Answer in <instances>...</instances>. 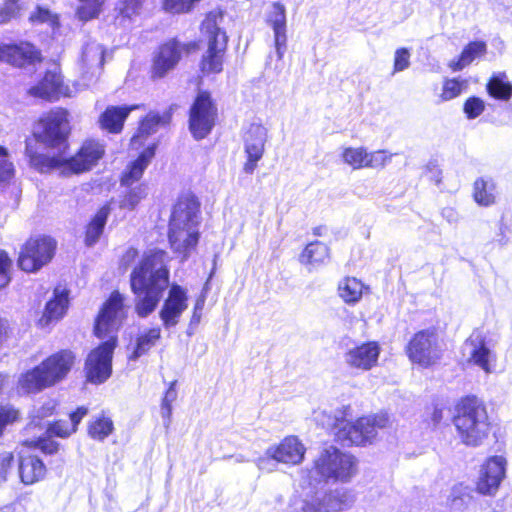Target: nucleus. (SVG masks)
Listing matches in <instances>:
<instances>
[{
	"label": "nucleus",
	"mask_w": 512,
	"mask_h": 512,
	"mask_svg": "<svg viewBox=\"0 0 512 512\" xmlns=\"http://www.w3.org/2000/svg\"><path fill=\"white\" fill-rule=\"evenodd\" d=\"M200 0H163L162 7L166 12L181 14L190 12L194 3Z\"/></svg>",
	"instance_id": "nucleus-45"
},
{
	"label": "nucleus",
	"mask_w": 512,
	"mask_h": 512,
	"mask_svg": "<svg viewBox=\"0 0 512 512\" xmlns=\"http://www.w3.org/2000/svg\"><path fill=\"white\" fill-rule=\"evenodd\" d=\"M114 430L113 420L104 412L92 417L87 423V435L95 441H104Z\"/></svg>",
	"instance_id": "nucleus-36"
},
{
	"label": "nucleus",
	"mask_w": 512,
	"mask_h": 512,
	"mask_svg": "<svg viewBox=\"0 0 512 512\" xmlns=\"http://www.w3.org/2000/svg\"><path fill=\"white\" fill-rule=\"evenodd\" d=\"M451 421L460 442L467 447L481 446L494 428L485 401L475 394L464 395L455 402Z\"/></svg>",
	"instance_id": "nucleus-4"
},
{
	"label": "nucleus",
	"mask_w": 512,
	"mask_h": 512,
	"mask_svg": "<svg viewBox=\"0 0 512 512\" xmlns=\"http://www.w3.org/2000/svg\"><path fill=\"white\" fill-rule=\"evenodd\" d=\"M195 320V322L199 321V316H196L195 314L192 317V321Z\"/></svg>",
	"instance_id": "nucleus-59"
},
{
	"label": "nucleus",
	"mask_w": 512,
	"mask_h": 512,
	"mask_svg": "<svg viewBox=\"0 0 512 512\" xmlns=\"http://www.w3.org/2000/svg\"><path fill=\"white\" fill-rule=\"evenodd\" d=\"M354 502L353 496L347 490H331L322 499L306 501L302 506L303 512H341L349 509Z\"/></svg>",
	"instance_id": "nucleus-25"
},
{
	"label": "nucleus",
	"mask_w": 512,
	"mask_h": 512,
	"mask_svg": "<svg viewBox=\"0 0 512 512\" xmlns=\"http://www.w3.org/2000/svg\"><path fill=\"white\" fill-rule=\"evenodd\" d=\"M305 453L306 447L296 435H288L278 444L273 445L266 450V456L268 459L289 466H295L302 463Z\"/></svg>",
	"instance_id": "nucleus-24"
},
{
	"label": "nucleus",
	"mask_w": 512,
	"mask_h": 512,
	"mask_svg": "<svg viewBox=\"0 0 512 512\" xmlns=\"http://www.w3.org/2000/svg\"><path fill=\"white\" fill-rule=\"evenodd\" d=\"M330 248L327 244L315 240L309 242L299 254V262L309 268L319 267L330 259Z\"/></svg>",
	"instance_id": "nucleus-33"
},
{
	"label": "nucleus",
	"mask_w": 512,
	"mask_h": 512,
	"mask_svg": "<svg viewBox=\"0 0 512 512\" xmlns=\"http://www.w3.org/2000/svg\"><path fill=\"white\" fill-rule=\"evenodd\" d=\"M313 469L325 482H349L358 472L357 458L336 446L323 448L313 461Z\"/></svg>",
	"instance_id": "nucleus-11"
},
{
	"label": "nucleus",
	"mask_w": 512,
	"mask_h": 512,
	"mask_svg": "<svg viewBox=\"0 0 512 512\" xmlns=\"http://www.w3.org/2000/svg\"><path fill=\"white\" fill-rule=\"evenodd\" d=\"M188 307L187 291L179 284L173 283L159 311V317L165 328H171L179 323L182 313Z\"/></svg>",
	"instance_id": "nucleus-23"
},
{
	"label": "nucleus",
	"mask_w": 512,
	"mask_h": 512,
	"mask_svg": "<svg viewBox=\"0 0 512 512\" xmlns=\"http://www.w3.org/2000/svg\"><path fill=\"white\" fill-rule=\"evenodd\" d=\"M16 471L19 482L24 486L38 484L48 475V467L40 455L22 445L16 449Z\"/></svg>",
	"instance_id": "nucleus-14"
},
{
	"label": "nucleus",
	"mask_w": 512,
	"mask_h": 512,
	"mask_svg": "<svg viewBox=\"0 0 512 512\" xmlns=\"http://www.w3.org/2000/svg\"><path fill=\"white\" fill-rule=\"evenodd\" d=\"M172 403L164 398L161 401L162 416L166 419H170L172 414Z\"/></svg>",
	"instance_id": "nucleus-55"
},
{
	"label": "nucleus",
	"mask_w": 512,
	"mask_h": 512,
	"mask_svg": "<svg viewBox=\"0 0 512 512\" xmlns=\"http://www.w3.org/2000/svg\"><path fill=\"white\" fill-rule=\"evenodd\" d=\"M468 87L466 79H459L457 77L444 78L442 82L441 93L439 94L440 102H447L457 98Z\"/></svg>",
	"instance_id": "nucleus-40"
},
{
	"label": "nucleus",
	"mask_w": 512,
	"mask_h": 512,
	"mask_svg": "<svg viewBox=\"0 0 512 512\" xmlns=\"http://www.w3.org/2000/svg\"><path fill=\"white\" fill-rule=\"evenodd\" d=\"M201 307H202V306H201V304H198V303H197V304L195 305V309H196V308H200V309H201Z\"/></svg>",
	"instance_id": "nucleus-60"
},
{
	"label": "nucleus",
	"mask_w": 512,
	"mask_h": 512,
	"mask_svg": "<svg viewBox=\"0 0 512 512\" xmlns=\"http://www.w3.org/2000/svg\"><path fill=\"white\" fill-rule=\"evenodd\" d=\"M368 290L369 288L361 280L350 276L344 277L337 286L338 296L348 305L358 303Z\"/></svg>",
	"instance_id": "nucleus-35"
},
{
	"label": "nucleus",
	"mask_w": 512,
	"mask_h": 512,
	"mask_svg": "<svg viewBox=\"0 0 512 512\" xmlns=\"http://www.w3.org/2000/svg\"><path fill=\"white\" fill-rule=\"evenodd\" d=\"M495 184L493 181L477 178L473 183V199L483 207H489L496 202Z\"/></svg>",
	"instance_id": "nucleus-38"
},
{
	"label": "nucleus",
	"mask_w": 512,
	"mask_h": 512,
	"mask_svg": "<svg viewBox=\"0 0 512 512\" xmlns=\"http://www.w3.org/2000/svg\"><path fill=\"white\" fill-rule=\"evenodd\" d=\"M506 73L492 75L486 84L487 93L496 100L508 101L512 97V84L506 80Z\"/></svg>",
	"instance_id": "nucleus-37"
},
{
	"label": "nucleus",
	"mask_w": 512,
	"mask_h": 512,
	"mask_svg": "<svg viewBox=\"0 0 512 512\" xmlns=\"http://www.w3.org/2000/svg\"><path fill=\"white\" fill-rule=\"evenodd\" d=\"M164 399L174 402L177 398V391L175 389V381L171 382L168 389L166 390L164 396Z\"/></svg>",
	"instance_id": "nucleus-56"
},
{
	"label": "nucleus",
	"mask_w": 512,
	"mask_h": 512,
	"mask_svg": "<svg viewBox=\"0 0 512 512\" xmlns=\"http://www.w3.org/2000/svg\"><path fill=\"white\" fill-rule=\"evenodd\" d=\"M16 464V451L0 452V479L6 480Z\"/></svg>",
	"instance_id": "nucleus-48"
},
{
	"label": "nucleus",
	"mask_w": 512,
	"mask_h": 512,
	"mask_svg": "<svg viewBox=\"0 0 512 512\" xmlns=\"http://www.w3.org/2000/svg\"><path fill=\"white\" fill-rule=\"evenodd\" d=\"M428 409V416L425 421L432 426L439 425L444 417V407L440 404L434 403Z\"/></svg>",
	"instance_id": "nucleus-50"
},
{
	"label": "nucleus",
	"mask_w": 512,
	"mask_h": 512,
	"mask_svg": "<svg viewBox=\"0 0 512 512\" xmlns=\"http://www.w3.org/2000/svg\"><path fill=\"white\" fill-rule=\"evenodd\" d=\"M224 11L216 8L207 12L200 24V31L206 40V49L198 61V72L201 78L218 75L223 72L229 37L220 27Z\"/></svg>",
	"instance_id": "nucleus-6"
},
{
	"label": "nucleus",
	"mask_w": 512,
	"mask_h": 512,
	"mask_svg": "<svg viewBox=\"0 0 512 512\" xmlns=\"http://www.w3.org/2000/svg\"><path fill=\"white\" fill-rule=\"evenodd\" d=\"M266 22L273 29L275 49L278 58L281 59L287 44L285 6L280 2H274L272 4V11L269 13Z\"/></svg>",
	"instance_id": "nucleus-30"
},
{
	"label": "nucleus",
	"mask_w": 512,
	"mask_h": 512,
	"mask_svg": "<svg viewBox=\"0 0 512 512\" xmlns=\"http://www.w3.org/2000/svg\"><path fill=\"white\" fill-rule=\"evenodd\" d=\"M158 142L146 146L135 159L129 161L119 175L120 186L124 188L120 195L119 208L132 211L147 197L148 186L140 182L145 170L156 155Z\"/></svg>",
	"instance_id": "nucleus-8"
},
{
	"label": "nucleus",
	"mask_w": 512,
	"mask_h": 512,
	"mask_svg": "<svg viewBox=\"0 0 512 512\" xmlns=\"http://www.w3.org/2000/svg\"><path fill=\"white\" fill-rule=\"evenodd\" d=\"M57 241L49 235L28 237L20 248L17 265L26 273H36L51 262L56 254Z\"/></svg>",
	"instance_id": "nucleus-13"
},
{
	"label": "nucleus",
	"mask_w": 512,
	"mask_h": 512,
	"mask_svg": "<svg viewBox=\"0 0 512 512\" xmlns=\"http://www.w3.org/2000/svg\"><path fill=\"white\" fill-rule=\"evenodd\" d=\"M124 317V297L114 290L102 303L94 319L93 334L99 339L107 340L98 344L84 361L85 382L100 385L112 374V359L118 345V331Z\"/></svg>",
	"instance_id": "nucleus-2"
},
{
	"label": "nucleus",
	"mask_w": 512,
	"mask_h": 512,
	"mask_svg": "<svg viewBox=\"0 0 512 512\" xmlns=\"http://www.w3.org/2000/svg\"><path fill=\"white\" fill-rule=\"evenodd\" d=\"M41 51L28 41L0 44V61L22 68L42 62Z\"/></svg>",
	"instance_id": "nucleus-18"
},
{
	"label": "nucleus",
	"mask_w": 512,
	"mask_h": 512,
	"mask_svg": "<svg viewBox=\"0 0 512 512\" xmlns=\"http://www.w3.org/2000/svg\"><path fill=\"white\" fill-rule=\"evenodd\" d=\"M78 363L70 348L56 350L38 365L20 374L17 389L24 394H38L65 381Z\"/></svg>",
	"instance_id": "nucleus-5"
},
{
	"label": "nucleus",
	"mask_w": 512,
	"mask_h": 512,
	"mask_svg": "<svg viewBox=\"0 0 512 512\" xmlns=\"http://www.w3.org/2000/svg\"><path fill=\"white\" fill-rule=\"evenodd\" d=\"M201 203L192 192L181 193L174 203L168 226H199Z\"/></svg>",
	"instance_id": "nucleus-22"
},
{
	"label": "nucleus",
	"mask_w": 512,
	"mask_h": 512,
	"mask_svg": "<svg viewBox=\"0 0 512 512\" xmlns=\"http://www.w3.org/2000/svg\"><path fill=\"white\" fill-rule=\"evenodd\" d=\"M507 459L502 455L487 457L481 466L475 489L481 495H494L506 476Z\"/></svg>",
	"instance_id": "nucleus-16"
},
{
	"label": "nucleus",
	"mask_w": 512,
	"mask_h": 512,
	"mask_svg": "<svg viewBox=\"0 0 512 512\" xmlns=\"http://www.w3.org/2000/svg\"><path fill=\"white\" fill-rule=\"evenodd\" d=\"M404 351L412 365L423 369L438 365L443 357L438 328L432 326L416 331Z\"/></svg>",
	"instance_id": "nucleus-12"
},
{
	"label": "nucleus",
	"mask_w": 512,
	"mask_h": 512,
	"mask_svg": "<svg viewBox=\"0 0 512 512\" xmlns=\"http://www.w3.org/2000/svg\"><path fill=\"white\" fill-rule=\"evenodd\" d=\"M392 419L387 411L362 415L354 421L336 419L333 424L334 437L340 444L348 447H366L378 440L380 431L392 427Z\"/></svg>",
	"instance_id": "nucleus-7"
},
{
	"label": "nucleus",
	"mask_w": 512,
	"mask_h": 512,
	"mask_svg": "<svg viewBox=\"0 0 512 512\" xmlns=\"http://www.w3.org/2000/svg\"><path fill=\"white\" fill-rule=\"evenodd\" d=\"M88 412L86 406L76 407L69 413V424L62 419L53 420L47 425L46 434L62 439L70 437L78 431L79 424L88 415Z\"/></svg>",
	"instance_id": "nucleus-31"
},
{
	"label": "nucleus",
	"mask_w": 512,
	"mask_h": 512,
	"mask_svg": "<svg viewBox=\"0 0 512 512\" xmlns=\"http://www.w3.org/2000/svg\"><path fill=\"white\" fill-rule=\"evenodd\" d=\"M139 256V251L135 247H128L120 257V266L126 270Z\"/></svg>",
	"instance_id": "nucleus-53"
},
{
	"label": "nucleus",
	"mask_w": 512,
	"mask_h": 512,
	"mask_svg": "<svg viewBox=\"0 0 512 512\" xmlns=\"http://www.w3.org/2000/svg\"><path fill=\"white\" fill-rule=\"evenodd\" d=\"M111 204L112 200L103 203L86 223L83 231V242L87 247L94 246L103 235L112 211Z\"/></svg>",
	"instance_id": "nucleus-28"
},
{
	"label": "nucleus",
	"mask_w": 512,
	"mask_h": 512,
	"mask_svg": "<svg viewBox=\"0 0 512 512\" xmlns=\"http://www.w3.org/2000/svg\"><path fill=\"white\" fill-rule=\"evenodd\" d=\"M12 260L8 253L0 250V288L6 287L11 281Z\"/></svg>",
	"instance_id": "nucleus-47"
},
{
	"label": "nucleus",
	"mask_w": 512,
	"mask_h": 512,
	"mask_svg": "<svg viewBox=\"0 0 512 512\" xmlns=\"http://www.w3.org/2000/svg\"><path fill=\"white\" fill-rule=\"evenodd\" d=\"M69 290L56 287L52 297L46 302L41 316L36 324L39 328H46L57 323L67 314L69 308Z\"/></svg>",
	"instance_id": "nucleus-27"
},
{
	"label": "nucleus",
	"mask_w": 512,
	"mask_h": 512,
	"mask_svg": "<svg viewBox=\"0 0 512 512\" xmlns=\"http://www.w3.org/2000/svg\"><path fill=\"white\" fill-rule=\"evenodd\" d=\"M379 354L380 347L377 342H364L348 351L347 363L356 369L370 370L377 364Z\"/></svg>",
	"instance_id": "nucleus-29"
},
{
	"label": "nucleus",
	"mask_w": 512,
	"mask_h": 512,
	"mask_svg": "<svg viewBox=\"0 0 512 512\" xmlns=\"http://www.w3.org/2000/svg\"><path fill=\"white\" fill-rule=\"evenodd\" d=\"M15 175V168L7 158L0 161V183L9 182Z\"/></svg>",
	"instance_id": "nucleus-51"
},
{
	"label": "nucleus",
	"mask_w": 512,
	"mask_h": 512,
	"mask_svg": "<svg viewBox=\"0 0 512 512\" xmlns=\"http://www.w3.org/2000/svg\"><path fill=\"white\" fill-rule=\"evenodd\" d=\"M12 334V329L8 319L0 315V348L8 341Z\"/></svg>",
	"instance_id": "nucleus-54"
},
{
	"label": "nucleus",
	"mask_w": 512,
	"mask_h": 512,
	"mask_svg": "<svg viewBox=\"0 0 512 512\" xmlns=\"http://www.w3.org/2000/svg\"><path fill=\"white\" fill-rule=\"evenodd\" d=\"M267 133L261 124H251L244 136V152L246 160L243 163V171L246 174H253L258 167V162L265 152Z\"/></svg>",
	"instance_id": "nucleus-20"
},
{
	"label": "nucleus",
	"mask_w": 512,
	"mask_h": 512,
	"mask_svg": "<svg viewBox=\"0 0 512 512\" xmlns=\"http://www.w3.org/2000/svg\"><path fill=\"white\" fill-rule=\"evenodd\" d=\"M485 110L484 101L477 96L468 97L463 104V111L468 119L479 117Z\"/></svg>",
	"instance_id": "nucleus-46"
},
{
	"label": "nucleus",
	"mask_w": 512,
	"mask_h": 512,
	"mask_svg": "<svg viewBox=\"0 0 512 512\" xmlns=\"http://www.w3.org/2000/svg\"><path fill=\"white\" fill-rule=\"evenodd\" d=\"M28 93L47 102H56L71 96V89L65 82L59 65L47 69L40 80L29 88Z\"/></svg>",
	"instance_id": "nucleus-15"
},
{
	"label": "nucleus",
	"mask_w": 512,
	"mask_h": 512,
	"mask_svg": "<svg viewBox=\"0 0 512 512\" xmlns=\"http://www.w3.org/2000/svg\"><path fill=\"white\" fill-rule=\"evenodd\" d=\"M52 18V14L48 8L37 6L33 13L29 16L31 23H45Z\"/></svg>",
	"instance_id": "nucleus-52"
},
{
	"label": "nucleus",
	"mask_w": 512,
	"mask_h": 512,
	"mask_svg": "<svg viewBox=\"0 0 512 512\" xmlns=\"http://www.w3.org/2000/svg\"><path fill=\"white\" fill-rule=\"evenodd\" d=\"M161 339V328L159 326L151 327L139 333L135 338L128 359L136 361L146 355Z\"/></svg>",
	"instance_id": "nucleus-34"
},
{
	"label": "nucleus",
	"mask_w": 512,
	"mask_h": 512,
	"mask_svg": "<svg viewBox=\"0 0 512 512\" xmlns=\"http://www.w3.org/2000/svg\"><path fill=\"white\" fill-rule=\"evenodd\" d=\"M3 21H4L3 19L0 20V22H3Z\"/></svg>",
	"instance_id": "nucleus-61"
},
{
	"label": "nucleus",
	"mask_w": 512,
	"mask_h": 512,
	"mask_svg": "<svg viewBox=\"0 0 512 512\" xmlns=\"http://www.w3.org/2000/svg\"><path fill=\"white\" fill-rule=\"evenodd\" d=\"M188 129L197 140L205 139L219 122L217 99L209 89H198L188 108Z\"/></svg>",
	"instance_id": "nucleus-10"
},
{
	"label": "nucleus",
	"mask_w": 512,
	"mask_h": 512,
	"mask_svg": "<svg viewBox=\"0 0 512 512\" xmlns=\"http://www.w3.org/2000/svg\"><path fill=\"white\" fill-rule=\"evenodd\" d=\"M7 156H8V150L4 146L0 145V157H3V159H6Z\"/></svg>",
	"instance_id": "nucleus-58"
},
{
	"label": "nucleus",
	"mask_w": 512,
	"mask_h": 512,
	"mask_svg": "<svg viewBox=\"0 0 512 512\" xmlns=\"http://www.w3.org/2000/svg\"><path fill=\"white\" fill-rule=\"evenodd\" d=\"M200 236L198 226H168L167 238L170 248L181 262L187 261L196 251Z\"/></svg>",
	"instance_id": "nucleus-17"
},
{
	"label": "nucleus",
	"mask_w": 512,
	"mask_h": 512,
	"mask_svg": "<svg viewBox=\"0 0 512 512\" xmlns=\"http://www.w3.org/2000/svg\"><path fill=\"white\" fill-rule=\"evenodd\" d=\"M392 155L386 150L368 152L363 147H345L341 152L342 161L353 170L363 168H384L390 162Z\"/></svg>",
	"instance_id": "nucleus-21"
},
{
	"label": "nucleus",
	"mask_w": 512,
	"mask_h": 512,
	"mask_svg": "<svg viewBox=\"0 0 512 512\" xmlns=\"http://www.w3.org/2000/svg\"><path fill=\"white\" fill-rule=\"evenodd\" d=\"M487 53V44L483 40L468 42L456 59L448 63V67L453 72L463 70L469 66L475 59L485 56Z\"/></svg>",
	"instance_id": "nucleus-32"
},
{
	"label": "nucleus",
	"mask_w": 512,
	"mask_h": 512,
	"mask_svg": "<svg viewBox=\"0 0 512 512\" xmlns=\"http://www.w3.org/2000/svg\"><path fill=\"white\" fill-rule=\"evenodd\" d=\"M70 113L65 107H54L42 113L26 137L24 155L30 168L40 174L54 170L62 175H81L91 171L104 158L105 145L98 139L81 142L76 152L66 156L70 148Z\"/></svg>",
	"instance_id": "nucleus-1"
},
{
	"label": "nucleus",
	"mask_w": 512,
	"mask_h": 512,
	"mask_svg": "<svg viewBox=\"0 0 512 512\" xmlns=\"http://www.w3.org/2000/svg\"><path fill=\"white\" fill-rule=\"evenodd\" d=\"M53 436H41L34 440H25L22 442V446L28 447L35 451L40 450L46 455H54L59 451V443L52 439Z\"/></svg>",
	"instance_id": "nucleus-43"
},
{
	"label": "nucleus",
	"mask_w": 512,
	"mask_h": 512,
	"mask_svg": "<svg viewBox=\"0 0 512 512\" xmlns=\"http://www.w3.org/2000/svg\"><path fill=\"white\" fill-rule=\"evenodd\" d=\"M496 356L487 347L484 339H481L472 349L469 362L481 368L484 372L492 371L491 362H495Z\"/></svg>",
	"instance_id": "nucleus-39"
},
{
	"label": "nucleus",
	"mask_w": 512,
	"mask_h": 512,
	"mask_svg": "<svg viewBox=\"0 0 512 512\" xmlns=\"http://www.w3.org/2000/svg\"><path fill=\"white\" fill-rule=\"evenodd\" d=\"M410 65V52L407 48L396 49L393 61V73L401 72Z\"/></svg>",
	"instance_id": "nucleus-49"
},
{
	"label": "nucleus",
	"mask_w": 512,
	"mask_h": 512,
	"mask_svg": "<svg viewBox=\"0 0 512 512\" xmlns=\"http://www.w3.org/2000/svg\"><path fill=\"white\" fill-rule=\"evenodd\" d=\"M312 233L314 236H318V237L323 236L326 233V226H324V225L316 226L313 228Z\"/></svg>",
	"instance_id": "nucleus-57"
},
{
	"label": "nucleus",
	"mask_w": 512,
	"mask_h": 512,
	"mask_svg": "<svg viewBox=\"0 0 512 512\" xmlns=\"http://www.w3.org/2000/svg\"><path fill=\"white\" fill-rule=\"evenodd\" d=\"M169 282L167 252L159 248L144 252L130 274V288L135 296V312L139 317L145 318L155 311L169 287Z\"/></svg>",
	"instance_id": "nucleus-3"
},
{
	"label": "nucleus",
	"mask_w": 512,
	"mask_h": 512,
	"mask_svg": "<svg viewBox=\"0 0 512 512\" xmlns=\"http://www.w3.org/2000/svg\"><path fill=\"white\" fill-rule=\"evenodd\" d=\"M173 108L169 107L163 113L149 111L138 121L137 128L129 141L130 148L138 150L145 145L148 138L154 135L161 126L169 125L172 121Z\"/></svg>",
	"instance_id": "nucleus-19"
},
{
	"label": "nucleus",
	"mask_w": 512,
	"mask_h": 512,
	"mask_svg": "<svg viewBox=\"0 0 512 512\" xmlns=\"http://www.w3.org/2000/svg\"><path fill=\"white\" fill-rule=\"evenodd\" d=\"M22 420V413L19 408L12 404L0 405V438L8 426L15 425Z\"/></svg>",
	"instance_id": "nucleus-42"
},
{
	"label": "nucleus",
	"mask_w": 512,
	"mask_h": 512,
	"mask_svg": "<svg viewBox=\"0 0 512 512\" xmlns=\"http://www.w3.org/2000/svg\"><path fill=\"white\" fill-rule=\"evenodd\" d=\"M143 104L108 105L98 117V125L109 134H120L131 112L144 109Z\"/></svg>",
	"instance_id": "nucleus-26"
},
{
	"label": "nucleus",
	"mask_w": 512,
	"mask_h": 512,
	"mask_svg": "<svg viewBox=\"0 0 512 512\" xmlns=\"http://www.w3.org/2000/svg\"><path fill=\"white\" fill-rule=\"evenodd\" d=\"M76 17L82 22H88L99 17L103 11L106 0H78Z\"/></svg>",
	"instance_id": "nucleus-41"
},
{
	"label": "nucleus",
	"mask_w": 512,
	"mask_h": 512,
	"mask_svg": "<svg viewBox=\"0 0 512 512\" xmlns=\"http://www.w3.org/2000/svg\"><path fill=\"white\" fill-rule=\"evenodd\" d=\"M144 3L145 0H118L115 8L117 16L130 20L141 13Z\"/></svg>",
	"instance_id": "nucleus-44"
},
{
	"label": "nucleus",
	"mask_w": 512,
	"mask_h": 512,
	"mask_svg": "<svg viewBox=\"0 0 512 512\" xmlns=\"http://www.w3.org/2000/svg\"><path fill=\"white\" fill-rule=\"evenodd\" d=\"M200 49L199 40L182 42L178 37H170L160 42L152 53L149 77L156 81L164 79L177 68L183 56H190Z\"/></svg>",
	"instance_id": "nucleus-9"
}]
</instances>
